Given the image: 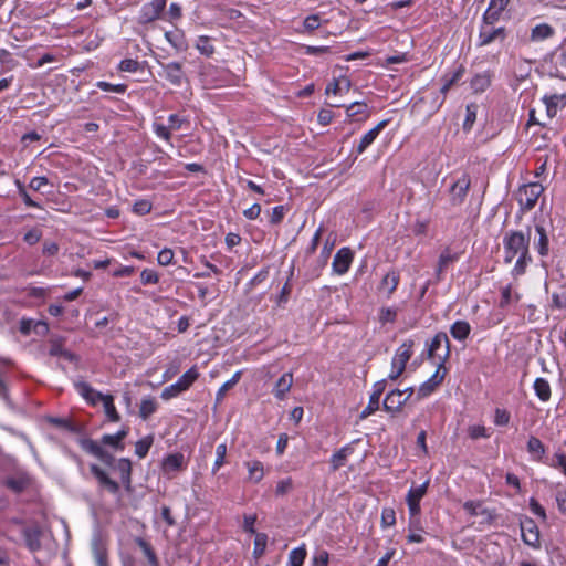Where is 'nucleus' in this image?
<instances>
[{
	"label": "nucleus",
	"instance_id": "39448f33",
	"mask_svg": "<svg viewBox=\"0 0 566 566\" xmlns=\"http://www.w3.org/2000/svg\"><path fill=\"white\" fill-rule=\"evenodd\" d=\"M413 340L408 339L396 350V355L391 363V373L388 378L390 380L398 379L406 369V365L412 356Z\"/></svg>",
	"mask_w": 566,
	"mask_h": 566
},
{
	"label": "nucleus",
	"instance_id": "13d9d810",
	"mask_svg": "<svg viewBox=\"0 0 566 566\" xmlns=\"http://www.w3.org/2000/svg\"><path fill=\"white\" fill-rule=\"evenodd\" d=\"M323 231H324L323 226H321V227L316 230V232L314 233V235H313V238H312V241H311V244L307 247V249H306V251H305V255H306V256L312 255V254L316 251V249H317V247H318V244H319V241H321V237H322Z\"/></svg>",
	"mask_w": 566,
	"mask_h": 566
},
{
	"label": "nucleus",
	"instance_id": "0e129e2a",
	"mask_svg": "<svg viewBox=\"0 0 566 566\" xmlns=\"http://www.w3.org/2000/svg\"><path fill=\"white\" fill-rule=\"evenodd\" d=\"M464 71V66L459 65L458 69L450 76L444 75L442 81H447L448 83H450L451 86H453L462 78Z\"/></svg>",
	"mask_w": 566,
	"mask_h": 566
},
{
	"label": "nucleus",
	"instance_id": "603ef678",
	"mask_svg": "<svg viewBox=\"0 0 566 566\" xmlns=\"http://www.w3.org/2000/svg\"><path fill=\"white\" fill-rule=\"evenodd\" d=\"M96 86L105 92H113L118 94H124L127 90V85L125 84H111L104 81L97 82Z\"/></svg>",
	"mask_w": 566,
	"mask_h": 566
},
{
	"label": "nucleus",
	"instance_id": "6e6552de",
	"mask_svg": "<svg viewBox=\"0 0 566 566\" xmlns=\"http://www.w3.org/2000/svg\"><path fill=\"white\" fill-rule=\"evenodd\" d=\"M436 373L419 387L417 392V400L430 396L442 384L447 374V369L442 363H436Z\"/></svg>",
	"mask_w": 566,
	"mask_h": 566
},
{
	"label": "nucleus",
	"instance_id": "8fccbe9b",
	"mask_svg": "<svg viewBox=\"0 0 566 566\" xmlns=\"http://www.w3.org/2000/svg\"><path fill=\"white\" fill-rule=\"evenodd\" d=\"M78 444L84 451H86L90 454H93L94 457H96L97 453H99V450L102 448L96 441L88 438L78 439Z\"/></svg>",
	"mask_w": 566,
	"mask_h": 566
},
{
	"label": "nucleus",
	"instance_id": "aec40b11",
	"mask_svg": "<svg viewBox=\"0 0 566 566\" xmlns=\"http://www.w3.org/2000/svg\"><path fill=\"white\" fill-rule=\"evenodd\" d=\"M543 102L546 105L547 115L552 118L557 114L558 108L566 106V93L545 95Z\"/></svg>",
	"mask_w": 566,
	"mask_h": 566
},
{
	"label": "nucleus",
	"instance_id": "9d476101",
	"mask_svg": "<svg viewBox=\"0 0 566 566\" xmlns=\"http://www.w3.org/2000/svg\"><path fill=\"white\" fill-rule=\"evenodd\" d=\"M506 38V29L504 27L494 28L493 25H481L479 32L478 46H485L490 43Z\"/></svg>",
	"mask_w": 566,
	"mask_h": 566
},
{
	"label": "nucleus",
	"instance_id": "4c0bfd02",
	"mask_svg": "<svg viewBox=\"0 0 566 566\" xmlns=\"http://www.w3.org/2000/svg\"><path fill=\"white\" fill-rule=\"evenodd\" d=\"M491 84V77L488 73L476 74L471 80V87L475 93L484 92Z\"/></svg>",
	"mask_w": 566,
	"mask_h": 566
},
{
	"label": "nucleus",
	"instance_id": "7ed1b4c3",
	"mask_svg": "<svg viewBox=\"0 0 566 566\" xmlns=\"http://www.w3.org/2000/svg\"><path fill=\"white\" fill-rule=\"evenodd\" d=\"M449 356L450 340L446 333L440 332L436 334V336L428 344L427 357L428 359H431L434 364L442 363V365H444Z\"/></svg>",
	"mask_w": 566,
	"mask_h": 566
},
{
	"label": "nucleus",
	"instance_id": "09e8293b",
	"mask_svg": "<svg viewBox=\"0 0 566 566\" xmlns=\"http://www.w3.org/2000/svg\"><path fill=\"white\" fill-rule=\"evenodd\" d=\"M4 364L6 361L3 359L0 358V398L6 401L7 403L10 402V397H9V390H8V385H7V381L4 379Z\"/></svg>",
	"mask_w": 566,
	"mask_h": 566
},
{
	"label": "nucleus",
	"instance_id": "79ce46f5",
	"mask_svg": "<svg viewBox=\"0 0 566 566\" xmlns=\"http://www.w3.org/2000/svg\"><path fill=\"white\" fill-rule=\"evenodd\" d=\"M153 436H147L140 440H138L135 444V453L138 458L143 459L147 455L151 444H153Z\"/></svg>",
	"mask_w": 566,
	"mask_h": 566
},
{
	"label": "nucleus",
	"instance_id": "ddd939ff",
	"mask_svg": "<svg viewBox=\"0 0 566 566\" xmlns=\"http://www.w3.org/2000/svg\"><path fill=\"white\" fill-rule=\"evenodd\" d=\"M386 379L379 380L374 385L373 394L370 395L367 407L361 411L359 418L365 419L376 410L379 409V400L386 389Z\"/></svg>",
	"mask_w": 566,
	"mask_h": 566
},
{
	"label": "nucleus",
	"instance_id": "412c9836",
	"mask_svg": "<svg viewBox=\"0 0 566 566\" xmlns=\"http://www.w3.org/2000/svg\"><path fill=\"white\" fill-rule=\"evenodd\" d=\"M165 77L176 86L181 85L184 80L182 65L179 62H170L163 65Z\"/></svg>",
	"mask_w": 566,
	"mask_h": 566
},
{
	"label": "nucleus",
	"instance_id": "49530a36",
	"mask_svg": "<svg viewBox=\"0 0 566 566\" xmlns=\"http://www.w3.org/2000/svg\"><path fill=\"white\" fill-rule=\"evenodd\" d=\"M196 48L201 54L206 56H211L214 52V48L210 42V38L206 35L199 36L196 43Z\"/></svg>",
	"mask_w": 566,
	"mask_h": 566
},
{
	"label": "nucleus",
	"instance_id": "5701e85b",
	"mask_svg": "<svg viewBox=\"0 0 566 566\" xmlns=\"http://www.w3.org/2000/svg\"><path fill=\"white\" fill-rule=\"evenodd\" d=\"M129 432L128 427H123L117 433L115 434H104L102 437V443L106 446H111L116 450H124L125 446L122 442Z\"/></svg>",
	"mask_w": 566,
	"mask_h": 566
},
{
	"label": "nucleus",
	"instance_id": "423d86ee",
	"mask_svg": "<svg viewBox=\"0 0 566 566\" xmlns=\"http://www.w3.org/2000/svg\"><path fill=\"white\" fill-rule=\"evenodd\" d=\"M199 373L196 367L190 368L187 370L175 384L166 387L163 391L160 397L164 400H169L171 398L177 397L181 392L189 389V387L198 379Z\"/></svg>",
	"mask_w": 566,
	"mask_h": 566
},
{
	"label": "nucleus",
	"instance_id": "680f3d73",
	"mask_svg": "<svg viewBox=\"0 0 566 566\" xmlns=\"http://www.w3.org/2000/svg\"><path fill=\"white\" fill-rule=\"evenodd\" d=\"M118 69L122 72H136L139 69V62L133 59H125L119 63Z\"/></svg>",
	"mask_w": 566,
	"mask_h": 566
},
{
	"label": "nucleus",
	"instance_id": "c03bdc74",
	"mask_svg": "<svg viewBox=\"0 0 566 566\" xmlns=\"http://www.w3.org/2000/svg\"><path fill=\"white\" fill-rule=\"evenodd\" d=\"M476 112H478V105L476 104L471 103V104L467 105L465 119H464V123H463V129L464 130H470L472 128L473 124L476 120Z\"/></svg>",
	"mask_w": 566,
	"mask_h": 566
},
{
	"label": "nucleus",
	"instance_id": "7c9ffc66",
	"mask_svg": "<svg viewBox=\"0 0 566 566\" xmlns=\"http://www.w3.org/2000/svg\"><path fill=\"white\" fill-rule=\"evenodd\" d=\"M99 401L103 402L104 411L108 420L113 422H118L120 420V416L115 408L113 396L104 395Z\"/></svg>",
	"mask_w": 566,
	"mask_h": 566
},
{
	"label": "nucleus",
	"instance_id": "72a5a7b5",
	"mask_svg": "<svg viewBox=\"0 0 566 566\" xmlns=\"http://www.w3.org/2000/svg\"><path fill=\"white\" fill-rule=\"evenodd\" d=\"M534 390L542 401H548L551 398V386L544 378H536L534 381Z\"/></svg>",
	"mask_w": 566,
	"mask_h": 566
},
{
	"label": "nucleus",
	"instance_id": "6ab92c4d",
	"mask_svg": "<svg viewBox=\"0 0 566 566\" xmlns=\"http://www.w3.org/2000/svg\"><path fill=\"white\" fill-rule=\"evenodd\" d=\"M114 469L119 472L120 481L127 491L132 489V461L127 458H120L114 464Z\"/></svg>",
	"mask_w": 566,
	"mask_h": 566
},
{
	"label": "nucleus",
	"instance_id": "f03ea898",
	"mask_svg": "<svg viewBox=\"0 0 566 566\" xmlns=\"http://www.w3.org/2000/svg\"><path fill=\"white\" fill-rule=\"evenodd\" d=\"M545 65L551 76L566 81V39L544 59Z\"/></svg>",
	"mask_w": 566,
	"mask_h": 566
},
{
	"label": "nucleus",
	"instance_id": "f257e3e1",
	"mask_svg": "<svg viewBox=\"0 0 566 566\" xmlns=\"http://www.w3.org/2000/svg\"><path fill=\"white\" fill-rule=\"evenodd\" d=\"M531 240V228H527L526 233L523 231H510L503 239L505 256L504 262L511 263L513 259L521 252L528 249Z\"/></svg>",
	"mask_w": 566,
	"mask_h": 566
},
{
	"label": "nucleus",
	"instance_id": "a18cd8bd",
	"mask_svg": "<svg viewBox=\"0 0 566 566\" xmlns=\"http://www.w3.org/2000/svg\"><path fill=\"white\" fill-rule=\"evenodd\" d=\"M429 483L430 481L427 480L421 485L410 489L406 500H413L416 502H420L428 491Z\"/></svg>",
	"mask_w": 566,
	"mask_h": 566
},
{
	"label": "nucleus",
	"instance_id": "473e14b6",
	"mask_svg": "<svg viewBox=\"0 0 566 566\" xmlns=\"http://www.w3.org/2000/svg\"><path fill=\"white\" fill-rule=\"evenodd\" d=\"M554 35V29L547 24H537L532 29L531 39L533 41L545 40Z\"/></svg>",
	"mask_w": 566,
	"mask_h": 566
},
{
	"label": "nucleus",
	"instance_id": "c85d7f7f",
	"mask_svg": "<svg viewBox=\"0 0 566 566\" xmlns=\"http://www.w3.org/2000/svg\"><path fill=\"white\" fill-rule=\"evenodd\" d=\"M471 332V326L467 321H457L450 327V334L458 340H464L468 338Z\"/></svg>",
	"mask_w": 566,
	"mask_h": 566
},
{
	"label": "nucleus",
	"instance_id": "a878e982",
	"mask_svg": "<svg viewBox=\"0 0 566 566\" xmlns=\"http://www.w3.org/2000/svg\"><path fill=\"white\" fill-rule=\"evenodd\" d=\"M459 253H452L450 248H446L440 256H439V260H438V265H437V270H436V273H437V277L440 279L442 272L452 263H454L455 261L459 260Z\"/></svg>",
	"mask_w": 566,
	"mask_h": 566
},
{
	"label": "nucleus",
	"instance_id": "de8ad7c7",
	"mask_svg": "<svg viewBox=\"0 0 566 566\" xmlns=\"http://www.w3.org/2000/svg\"><path fill=\"white\" fill-rule=\"evenodd\" d=\"M268 543V535L264 533H256L254 538V548H253V555L258 558L262 556L265 552Z\"/></svg>",
	"mask_w": 566,
	"mask_h": 566
},
{
	"label": "nucleus",
	"instance_id": "cd10ccee",
	"mask_svg": "<svg viewBox=\"0 0 566 566\" xmlns=\"http://www.w3.org/2000/svg\"><path fill=\"white\" fill-rule=\"evenodd\" d=\"M331 251L332 247H328L326 243L321 252L319 258L316 261V265L306 273L310 280L317 279L321 275V270L327 264Z\"/></svg>",
	"mask_w": 566,
	"mask_h": 566
},
{
	"label": "nucleus",
	"instance_id": "58836bf2",
	"mask_svg": "<svg viewBox=\"0 0 566 566\" xmlns=\"http://www.w3.org/2000/svg\"><path fill=\"white\" fill-rule=\"evenodd\" d=\"M184 462V455L180 453L169 454L164 460V470L165 471H178L181 469Z\"/></svg>",
	"mask_w": 566,
	"mask_h": 566
},
{
	"label": "nucleus",
	"instance_id": "3c124183",
	"mask_svg": "<svg viewBox=\"0 0 566 566\" xmlns=\"http://www.w3.org/2000/svg\"><path fill=\"white\" fill-rule=\"evenodd\" d=\"M216 461L212 468V473L216 472L224 464L226 455H227V446L226 443H221L216 449Z\"/></svg>",
	"mask_w": 566,
	"mask_h": 566
},
{
	"label": "nucleus",
	"instance_id": "864d4df0",
	"mask_svg": "<svg viewBox=\"0 0 566 566\" xmlns=\"http://www.w3.org/2000/svg\"><path fill=\"white\" fill-rule=\"evenodd\" d=\"M153 205L149 200L142 199L134 203L133 211L138 216H145L151 211Z\"/></svg>",
	"mask_w": 566,
	"mask_h": 566
},
{
	"label": "nucleus",
	"instance_id": "0eeeda50",
	"mask_svg": "<svg viewBox=\"0 0 566 566\" xmlns=\"http://www.w3.org/2000/svg\"><path fill=\"white\" fill-rule=\"evenodd\" d=\"M471 187V178L468 174H462L450 187V202L452 206H461Z\"/></svg>",
	"mask_w": 566,
	"mask_h": 566
},
{
	"label": "nucleus",
	"instance_id": "37998d69",
	"mask_svg": "<svg viewBox=\"0 0 566 566\" xmlns=\"http://www.w3.org/2000/svg\"><path fill=\"white\" fill-rule=\"evenodd\" d=\"M157 409V403L153 398H146L142 400L139 408V416L146 420L150 415H153Z\"/></svg>",
	"mask_w": 566,
	"mask_h": 566
},
{
	"label": "nucleus",
	"instance_id": "4be33fe9",
	"mask_svg": "<svg viewBox=\"0 0 566 566\" xmlns=\"http://www.w3.org/2000/svg\"><path fill=\"white\" fill-rule=\"evenodd\" d=\"M75 388L80 395L91 405H96L104 396V394L96 391L85 381L75 382Z\"/></svg>",
	"mask_w": 566,
	"mask_h": 566
},
{
	"label": "nucleus",
	"instance_id": "338daca9",
	"mask_svg": "<svg viewBox=\"0 0 566 566\" xmlns=\"http://www.w3.org/2000/svg\"><path fill=\"white\" fill-rule=\"evenodd\" d=\"M41 237L42 232L39 229H31L24 234L23 240L25 243L33 245L41 240Z\"/></svg>",
	"mask_w": 566,
	"mask_h": 566
},
{
	"label": "nucleus",
	"instance_id": "a211bd4d",
	"mask_svg": "<svg viewBox=\"0 0 566 566\" xmlns=\"http://www.w3.org/2000/svg\"><path fill=\"white\" fill-rule=\"evenodd\" d=\"M389 120L384 119L379 122L374 128L368 130L360 139L357 146V153L363 154L377 138L379 133L388 125Z\"/></svg>",
	"mask_w": 566,
	"mask_h": 566
},
{
	"label": "nucleus",
	"instance_id": "bb28decb",
	"mask_svg": "<svg viewBox=\"0 0 566 566\" xmlns=\"http://www.w3.org/2000/svg\"><path fill=\"white\" fill-rule=\"evenodd\" d=\"M354 452V448L352 444H347L339 449L336 453H334L331 458V468L332 471H337L342 467L345 465V462L347 460V457L350 455Z\"/></svg>",
	"mask_w": 566,
	"mask_h": 566
},
{
	"label": "nucleus",
	"instance_id": "c756f323",
	"mask_svg": "<svg viewBox=\"0 0 566 566\" xmlns=\"http://www.w3.org/2000/svg\"><path fill=\"white\" fill-rule=\"evenodd\" d=\"M49 422L60 429L66 430L71 433H81L82 427L77 423H74L70 419L66 418H50Z\"/></svg>",
	"mask_w": 566,
	"mask_h": 566
},
{
	"label": "nucleus",
	"instance_id": "774afa93",
	"mask_svg": "<svg viewBox=\"0 0 566 566\" xmlns=\"http://www.w3.org/2000/svg\"><path fill=\"white\" fill-rule=\"evenodd\" d=\"M469 437L473 440L479 438H488V431L483 426H471L469 428Z\"/></svg>",
	"mask_w": 566,
	"mask_h": 566
},
{
	"label": "nucleus",
	"instance_id": "e2e57ef3",
	"mask_svg": "<svg viewBox=\"0 0 566 566\" xmlns=\"http://www.w3.org/2000/svg\"><path fill=\"white\" fill-rule=\"evenodd\" d=\"M94 558L97 566H108L106 551L97 545L94 546Z\"/></svg>",
	"mask_w": 566,
	"mask_h": 566
},
{
	"label": "nucleus",
	"instance_id": "b1692460",
	"mask_svg": "<svg viewBox=\"0 0 566 566\" xmlns=\"http://www.w3.org/2000/svg\"><path fill=\"white\" fill-rule=\"evenodd\" d=\"M399 272L392 270L382 277L378 289L379 291H385L387 293V297H390L391 294L396 291L399 284Z\"/></svg>",
	"mask_w": 566,
	"mask_h": 566
},
{
	"label": "nucleus",
	"instance_id": "c9c22d12",
	"mask_svg": "<svg viewBox=\"0 0 566 566\" xmlns=\"http://www.w3.org/2000/svg\"><path fill=\"white\" fill-rule=\"evenodd\" d=\"M346 114L352 118L360 115L361 117L358 120H365L369 116L367 105L361 102H354L347 106Z\"/></svg>",
	"mask_w": 566,
	"mask_h": 566
},
{
	"label": "nucleus",
	"instance_id": "f3484780",
	"mask_svg": "<svg viewBox=\"0 0 566 566\" xmlns=\"http://www.w3.org/2000/svg\"><path fill=\"white\" fill-rule=\"evenodd\" d=\"M22 536L25 542V546L30 552H38L41 549V536L42 531L39 526H28L22 531Z\"/></svg>",
	"mask_w": 566,
	"mask_h": 566
},
{
	"label": "nucleus",
	"instance_id": "bf43d9fd",
	"mask_svg": "<svg viewBox=\"0 0 566 566\" xmlns=\"http://www.w3.org/2000/svg\"><path fill=\"white\" fill-rule=\"evenodd\" d=\"M501 13L488 8L483 14L481 25H494L499 21Z\"/></svg>",
	"mask_w": 566,
	"mask_h": 566
},
{
	"label": "nucleus",
	"instance_id": "ea45409f",
	"mask_svg": "<svg viewBox=\"0 0 566 566\" xmlns=\"http://www.w3.org/2000/svg\"><path fill=\"white\" fill-rule=\"evenodd\" d=\"M306 558V548L304 545L290 552L289 563L291 566H302Z\"/></svg>",
	"mask_w": 566,
	"mask_h": 566
},
{
	"label": "nucleus",
	"instance_id": "2f4dec72",
	"mask_svg": "<svg viewBox=\"0 0 566 566\" xmlns=\"http://www.w3.org/2000/svg\"><path fill=\"white\" fill-rule=\"evenodd\" d=\"M535 231L538 234V241L535 243V248L542 256L548 254V237L543 226L536 224Z\"/></svg>",
	"mask_w": 566,
	"mask_h": 566
},
{
	"label": "nucleus",
	"instance_id": "dca6fc26",
	"mask_svg": "<svg viewBox=\"0 0 566 566\" xmlns=\"http://www.w3.org/2000/svg\"><path fill=\"white\" fill-rule=\"evenodd\" d=\"M522 538L525 544L536 546L539 542V532L532 518L521 521Z\"/></svg>",
	"mask_w": 566,
	"mask_h": 566
},
{
	"label": "nucleus",
	"instance_id": "052dcab7",
	"mask_svg": "<svg viewBox=\"0 0 566 566\" xmlns=\"http://www.w3.org/2000/svg\"><path fill=\"white\" fill-rule=\"evenodd\" d=\"M174 252L171 249H163L157 256V261L160 265H169L172 263Z\"/></svg>",
	"mask_w": 566,
	"mask_h": 566
},
{
	"label": "nucleus",
	"instance_id": "20e7f679",
	"mask_svg": "<svg viewBox=\"0 0 566 566\" xmlns=\"http://www.w3.org/2000/svg\"><path fill=\"white\" fill-rule=\"evenodd\" d=\"M543 191L544 187L539 182H530L521 186L517 190L516 198L522 211L532 210Z\"/></svg>",
	"mask_w": 566,
	"mask_h": 566
},
{
	"label": "nucleus",
	"instance_id": "e433bc0d",
	"mask_svg": "<svg viewBox=\"0 0 566 566\" xmlns=\"http://www.w3.org/2000/svg\"><path fill=\"white\" fill-rule=\"evenodd\" d=\"M136 543L144 552L149 565L150 566H159L158 558H157L151 545L142 537H138L136 539Z\"/></svg>",
	"mask_w": 566,
	"mask_h": 566
},
{
	"label": "nucleus",
	"instance_id": "393cba45",
	"mask_svg": "<svg viewBox=\"0 0 566 566\" xmlns=\"http://www.w3.org/2000/svg\"><path fill=\"white\" fill-rule=\"evenodd\" d=\"M293 384V375L292 373H285L283 374L279 380L276 381L273 394L274 396L282 400L285 398L286 392L290 391Z\"/></svg>",
	"mask_w": 566,
	"mask_h": 566
},
{
	"label": "nucleus",
	"instance_id": "5fc2aeb1",
	"mask_svg": "<svg viewBox=\"0 0 566 566\" xmlns=\"http://www.w3.org/2000/svg\"><path fill=\"white\" fill-rule=\"evenodd\" d=\"M396 523V513L391 507H385L381 512V526L389 527Z\"/></svg>",
	"mask_w": 566,
	"mask_h": 566
},
{
	"label": "nucleus",
	"instance_id": "a19ab883",
	"mask_svg": "<svg viewBox=\"0 0 566 566\" xmlns=\"http://www.w3.org/2000/svg\"><path fill=\"white\" fill-rule=\"evenodd\" d=\"M249 470V479L253 482H260L264 475L263 464L260 461H252L247 463Z\"/></svg>",
	"mask_w": 566,
	"mask_h": 566
},
{
	"label": "nucleus",
	"instance_id": "4468645a",
	"mask_svg": "<svg viewBox=\"0 0 566 566\" xmlns=\"http://www.w3.org/2000/svg\"><path fill=\"white\" fill-rule=\"evenodd\" d=\"M407 401L408 397H405V391L394 389L385 397L384 409L387 412L395 413L400 411Z\"/></svg>",
	"mask_w": 566,
	"mask_h": 566
},
{
	"label": "nucleus",
	"instance_id": "f8f14e48",
	"mask_svg": "<svg viewBox=\"0 0 566 566\" xmlns=\"http://www.w3.org/2000/svg\"><path fill=\"white\" fill-rule=\"evenodd\" d=\"M166 7V0H151L149 3L143 6L139 21L142 23H149L159 18L160 13Z\"/></svg>",
	"mask_w": 566,
	"mask_h": 566
},
{
	"label": "nucleus",
	"instance_id": "1a4fd4ad",
	"mask_svg": "<svg viewBox=\"0 0 566 566\" xmlns=\"http://www.w3.org/2000/svg\"><path fill=\"white\" fill-rule=\"evenodd\" d=\"M90 471L96 479L99 490H105L111 494H118L120 486L119 483L113 480L108 473L97 464H91Z\"/></svg>",
	"mask_w": 566,
	"mask_h": 566
},
{
	"label": "nucleus",
	"instance_id": "69168bd1",
	"mask_svg": "<svg viewBox=\"0 0 566 566\" xmlns=\"http://www.w3.org/2000/svg\"><path fill=\"white\" fill-rule=\"evenodd\" d=\"M321 25V17L319 14H311L304 20V28L307 31H314Z\"/></svg>",
	"mask_w": 566,
	"mask_h": 566
},
{
	"label": "nucleus",
	"instance_id": "f704fd0d",
	"mask_svg": "<svg viewBox=\"0 0 566 566\" xmlns=\"http://www.w3.org/2000/svg\"><path fill=\"white\" fill-rule=\"evenodd\" d=\"M527 451L533 455L534 460L539 461L545 454V447L538 438L531 437L527 442Z\"/></svg>",
	"mask_w": 566,
	"mask_h": 566
},
{
	"label": "nucleus",
	"instance_id": "2eb2a0df",
	"mask_svg": "<svg viewBox=\"0 0 566 566\" xmlns=\"http://www.w3.org/2000/svg\"><path fill=\"white\" fill-rule=\"evenodd\" d=\"M2 484L13 493L20 494L30 486L31 479L27 473L20 472L17 475L6 478Z\"/></svg>",
	"mask_w": 566,
	"mask_h": 566
},
{
	"label": "nucleus",
	"instance_id": "6e6d98bb",
	"mask_svg": "<svg viewBox=\"0 0 566 566\" xmlns=\"http://www.w3.org/2000/svg\"><path fill=\"white\" fill-rule=\"evenodd\" d=\"M159 281L158 274L149 269H145L140 273V282L144 285L156 284Z\"/></svg>",
	"mask_w": 566,
	"mask_h": 566
},
{
	"label": "nucleus",
	"instance_id": "9b49d317",
	"mask_svg": "<svg viewBox=\"0 0 566 566\" xmlns=\"http://www.w3.org/2000/svg\"><path fill=\"white\" fill-rule=\"evenodd\" d=\"M353 259V251L349 248H342L334 256L333 271L338 275L345 274L349 270Z\"/></svg>",
	"mask_w": 566,
	"mask_h": 566
},
{
	"label": "nucleus",
	"instance_id": "4d7b16f0",
	"mask_svg": "<svg viewBox=\"0 0 566 566\" xmlns=\"http://www.w3.org/2000/svg\"><path fill=\"white\" fill-rule=\"evenodd\" d=\"M397 316V311L391 307H382L379 312V322L385 323H392L395 322Z\"/></svg>",
	"mask_w": 566,
	"mask_h": 566
}]
</instances>
